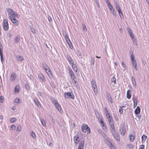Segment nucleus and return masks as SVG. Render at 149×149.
<instances>
[{"mask_svg":"<svg viewBox=\"0 0 149 149\" xmlns=\"http://www.w3.org/2000/svg\"><path fill=\"white\" fill-rule=\"evenodd\" d=\"M8 11L10 19L13 18H14L15 17H17L18 14L16 12L13 11L12 9L8 8Z\"/></svg>","mask_w":149,"mask_h":149,"instance_id":"1","label":"nucleus"},{"mask_svg":"<svg viewBox=\"0 0 149 149\" xmlns=\"http://www.w3.org/2000/svg\"><path fill=\"white\" fill-rule=\"evenodd\" d=\"M91 84L92 85V88L93 90L94 93L95 95L97 94V88L96 83L93 79H92L91 81Z\"/></svg>","mask_w":149,"mask_h":149,"instance_id":"2","label":"nucleus"},{"mask_svg":"<svg viewBox=\"0 0 149 149\" xmlns=\"http://www.w3.org/2000/svg\"><path fill=\"white\" fill-rule=\"evenodd\" d=\"M64 96L65 99H68L69 98H71L72 99H74V97L72 93L68 92H65L64 93Z\"/></svg>","mask_w":149,"mask_h":149,"instance_id":"3","label":"nucleus"},{"mask_svg":"<svg viewBox=\"0 0 149 149\" xmlns=\"http://www.w3.org/2000/svg\"><path fill=\"white\" fill-rule=\"evenodd\" d=\"M82 140L84 141L83 139H79L78 134L76 135L74 137V143L76 144H77L78 143H79V144L81 143V141Z\"/></svg>","mask_w":149,"mask_h":149,"instance_id":"4","label":"nucleus"},{"mask_svg":"<svg viewBox=\"0 0 149 149\" xmlns=\"http://www.w3.org/2000/svg\"><path fill=\"white\" fill-rule=\"evenodd\" d=\"M82 131L85 132H87V133H90V129L88 126L85 124L83 125L81 127Z\"/></svg>","mask_w":149,"mask_h":149,"instance_id":"5","label":"nucleus"},{"mask_svg":"<svg viewBox=\"0 0 149 149\" xmlns=\"http://www.w3.org/2000/svg\"><path fill=\"white\" fill-rule=\"evenodd\" d=\"M3 25V29L6 31H7L8 29V20L7 19H4Z\"/></svg>","mask_w":149,"mask_h":149,"instance_id":"6","label":"nucleus"},{"mask_svg":"<svg viewBox=\"0 0 149 149\" xmlns=\"http://www.w3.org/2000/svg\"><path fill=\"white\" fill-rule=\"evenodd\" d=\"M126 132V128L124 126L120 127V134L123 136H124Z\"/></svg>","mask_w":149,"mask_h":149,"instance_id":"7","label":"nucleus"},{"mask_svg":"<svg viewBox=\"0 0 149 149\" xmlns=\"http://www.w3.org/2000/svg\"><path fill=\"white\" fill-rule=\"evenodd\" d=\"M16 75L15 73L14 72H13L11 73L10 76V81L12 82H14L16 78Z\"/></svg>","mask_w":149,"mask_h":149,"instance_id":"8","label":"nucleus"},{"mask_svg":"<svg viewBox=\"0 0 149 149\" xmlns=\"http://www.w3.org/2000/svg\"><path fill=\"white\" fill-rule=\"evenodd\" d=\"M3 46H2V44L1 43H0V55L1 56V62L2 63L4 59L3 57V52H2V49H3Z\"/></svg>","mask_w":149,"mask_h":149,"instance_id":"9","label":"nucleus"},{"mask_svg":"<svg viewBox=\"0 0 149 149\" xmlns=\"http://www.w3.org/2000/svg\"><path fill=\"white\" fill-rule=\"evenodd\" d=\"M64 38L66 42L69 45V46L70 48H71V47L72 46V44L69 38V37L67 36V35H65Z\"/></svg>","mask_w":149,"mask_h":149,"instance_id":"10","label":"nucleus"},{"mask_svg":"<svg viewBox=\"0 0 149 149\" xmlns=\"http://www.w3.org/2000/svg\"><path fill=\"white\" fill-rule=\"evenodd\" d=\"M10 19L15 26H17L19 24L18 21L15 19V18H13Z\"/></svg>","mask_w":149,"mask_h":149,"instance_id":"11","label":"nucleus"},{"mask_svg":"<svg viewBox=\"0 0 149 149\" xmlns=\"http://www.w3.org/2000/svg\"><path fill=\"white\" fill-rule=\"evenodd\" d=\"M66 59L68 61L70 64H71L74 63L72 59L70 56L67 55L66 56Z\"/></svg>","mask_w":149,"mask_h":149,"instance_id":"12","label":"nucleus"},{"mask_svg":"<svg viewBox=\"0 0 149 149\" xmlns=\"http://www.w3.org/2000/svg\"><path fill=\"white\" fill-rule=\"evenodd\" d=\"M107 144L108 146L111 149H115V147L112 145V143L110 141H107Z\"/></svg>","mask_w":149,"mask_h":149,"instance_id":"13","label":"nucleus"},{"mask_svg":"<svg viewBox=\"0 0 149 149\" xmlns=\"http://www.w3.org/2000/svg\"><path fill=\"white\" fill-rule=\"evenodd\" d=\"M20 36L19 35H17L14 38V42L15 43H17L20 41Z\"/></svg>","mask_w":149,"mask_h":149,"instance_id":"14","label":"nucleus"},{"mask_svg":"<svg viewBox=\"0 0 149 149\" xmlns=\"http://www.w3.org/2000/svg\"><path fill=\"white\" fill-rule=\"evenodd\" d=\"M84 141L83 140L81 141V143L79 145L78 149H84Z\"/></svg>","mask_w":149,"mask_h":149,"instance_id":"15","label":"nucleus"},{"mask_svg":"<svg viewBox=\"0 0 149 149\" xmlns=\"http://www.w3.org/2000/svg\"><path fill=\"white\" fill-rule=\"evenodd\" d=\"M34 101L35 104L38 107L40 106L41 104H40L37 98H35L34 99Z\"/></svg>","mask_w":149,"mask_h":149,"instance_id":"16","label":"nucleus"},{"mask_svg":"<svg viewBox=\"0 0 149 149\" xmlns=\"http://www.w3.org/2000/svg\"><path fill=\"white\" fill-rule=\"evenodd\" d=\"M38 77L42 81H45V78L43 75L41 73H40L38 74Z\"/></svg>","mask_w":149,"mask_h":149,"instance_id":"17","label":"nucleus"},{"mask_svg":"<svg viewBox=\"0 0 149 149\" xmlns=\"http://www.w3.org/2000/svg\"><path fill=\"white\" fill-rule=\"evenodd\" d=\"M129 137L130 141L131 142H133L135 139L134 135L132 134H130L129 135Z\"/></svg>","mask_w":149,"mask_h":149,"instance_id":"18","label":"nucleus"},{"mask_svg":"<svg viewBox=\"0 0 149 149\" xmlns=\"http://www.w3.org/2000/svg\"><path fill=\"white\" fill-rule=\"evenodd\" d=\"M19 91V85L17 84L14 88V91L15 93H18Z\"/></svg>","mask_w":149,"mask_h":149,"instance_id":"19","label":"nucleus"},{"mask_svg":"<svg viewBox=\"0 0 149 149\" xmlns=\"http://www.w3.org/2000/svg\"><path fill=\"white\" fill-rule=\"evenodd\" d=\"M134 112L136 114H138L140 113V109L139 106H138L136 109H135Z\"/></svg>","mask_w":149,"mask_h":149,"instance_id":"20","label":"nucleus"},{"mask_svg":"<svg viewBox=\"0 0 149 149\" xmlns=\"http://www.w3.org/2000/svg\"><path fill=\"white\" fill-rule=\"evenodd\" d=\"M16 58L17 60L19 61H22L24 59L23 57L21 56L17 55L16 56Z\"/></svg>","mask_w":149,"mask_h":149,"instance_id":"21","label":"nucleus"},{"mask_svg":"<svg viewBox=\"0 0 149 149\" xmlns=\"http://www.w3.org/2000/svg\"><path fill=\"white\" fill-rule=\"evenodd\" d=\"M131 91L129 90L127 92V97L128 99H130L131 98Z\"/></svg>","mask_w":149,"mask_h":149,"instance_id":"22","label":"nucleus"},{"mask_svg":"<svg viewBox=\"0 0 149 149\" xmlns=\"http://www.w3.org/2000/svg\"><path fill=\"white\" fill-rule=\"evenodd\" d=\"M114 2L116 10L118 11V12L120 11H121L120 8L119 6L118 5L117 3H116L115 1H114Z\"/></svg>","mask_w":149,"mask_h":149,"instance_id":"23","label":"nucleus"},{"mask_svg":"<svg viewBox=\"0 0 149 149\" xmlns=\"http://www.w3.org/2000/svg\"><path fill=\"white\" fill-rule=\"evenodd\" d=\"M71 65H72V66L73 70L74 71H75L76 72H77V68L76 65L74 64V63H73L71 64Z\"/></svg>","mask_w":149,"mask_h":149,"instance_id":"24","label":"nucleus"},{"mask_svg":"<svg viewBox=\"0 0 149 149\" xmlns=\"http://www.w3.org/2000/svg\"><path fill=\"white\" fill-rule=\"evenodd\" d=\"M113 136L117 141H120V138L118 134V132L113 135Z\"/></svg>","mask_w":149,"mask_h":149,"instance_id":"25","label":"nucleus"},{"mask_svg":"<svg viewBox=\"0 0 149 149\" xmlns=\"http://www.w3.org/2000/svg\"><path fill=\"white\" fill-rule=\"evenodd\" d=\"M55 106L56 107V108L57 109V110L60 112H61V107L60 105L59 104V103L57 104V105H56Z\"/></svg>","mask_w":149,"mask_h":149,"instance_id":"26","label":"nucleus"},{"mask_svg":"<svg viewBox=\"0 0 149 149\" xmlns=\"http://www.w3.org/2000/svg\"><path fill=\"white\" fill-rule=\"evenodd\" d=\"M52 101L53 104H54L55 106L57 105V104L58 103V101L54 99H52Z\"/></svg>","mask_w":149,"mask_h":149,"instance_id":"27","label":"nucleus"},{"mask_svg":"<svg viewBox=\"0 0 149 149\" xmlns=\"http://www.w3.org/2000/svg\"><path fill=\"white\" fill-rule=\"evenodd\" d=\"M146 138H147L146 136L144 134L143 135V136L141 137L142 142L143 143V142H145Z\"/></svg>","mask_w":149,"mask_h":149,"instance_id":"28","label":"nucleus"},{"mask_svg":"<svg viewBox=\"0 0 149 149\" xmlns=\"http://www.w3.org/2000/svg\"><path fill=\"white\" fill-rule=\"evenodd\" d=\"M40 120L42 125L44 127H45L46 125L45 121L42 119H40Z\"/></svg>","mask_w":149,"mask_h":149,"instance_id":"29","label":"nucleus"},{"mask_svg":"<svg viewBox=\"0 0 149 149\" xmlns=\"http://www.w3.org/2000/svg\"><path fill=\"white\" fill-rule=\"evenodd\" d=\"M116 78L115 76H113L111 79V81L112 82H114L115 84H116Z\"/></svg>","mask_w":149,"mask_h":149,"instance_id":"30","label":"nucleus"},{"mask_svg":"<svg viewBox=\"0 0 149 149\" xmlns=\"http://www.w3.org/2000/svg\"><path fill=\"white\" fill-rule=\"evenodd\" d=\"M45 70H46V72L48 73V72H49V74L51 75L52 76V74L51 73V72L50 71V70L49 68V67L47 68H45L44 69Z\"/></svg>","mask_w":149,"mask_h":149,"instance_id":"31","label":"nucleus"},{"mask_svg":"<svg viewBox=\"0 0 149 149\" xmlns=\"http://www.w3.org/2000/svg\"><path fill=\"white\" fill-rule=\"evenodd\" d=\"M127 146L130 149H133L134 147V146L132 144H128Z\"/></svg>","mask_w":149,"mask_h":149,"instance_id":"32","label":"nucleus"},{"mask_svg":"<svg viewBox=\"0 0 149 149\" xmlns=\"http://www.w3.org/2000/svg\"><path fill=\"white\" fill-rule=\"evenodd\" d=\"M108 120L109 124L113 123V120L112 118L108 119Z\"/></svg>","mask_w":149,"mask_h":149,"instance_id":"33","label":"nucleus"},{"mask_svg":"<svg viewBox=\"0 0 149 149\" xmlns=\"http://www.w3.org/2000/svg\"><path fill=\"white\" fill-rule=\"evenodd\" d=\"M125 107V106H122L120 107V108L119 109V112L120 114H122L123 113V108Z\"/></svg>","mask_w":149,"mask_h":149,"instance_id":"34","label":"nucleus"},{"mask_svg":"<svg viewBox=\"0 0 149 149\" xmlns=\"http://www.w3.org/2000/svg\"><path fill=\"white\" fill-rule=\"evenodd\" d=\"M16 120L17 119L15 118H12L10 119V121L12 123H13L15 122Z\"/></svg>","mask_w":149,"mask_h":149,"instance_id":"35","label":"nucleus"},{"mask_svg":"<svg viewBox=\"0 0 149 149\" xmlns=\"http://www.w3.org/2000/svg\"><path fill=\"white\" fill-rule=\"evenodd\" d=\"M90 62L93 65H94V64L95 59L93 57H91Z\"/></svg>","mask_w":149,"mask_h":149,"instance_id":"36","label":"nucleus"},{"mask_svg":"<svg viewBox=\"0 0 149 149\" xmlns=\"http://www.w3.org/2000/svg\"><path fill=\"white\" fill-rule=\"evenodd\" d=\"M19 101L20 99L19 98H16L14 102L16 103H18V104L20 103Z\"/></svg>","mask_w":149,"mask_h":149,"instance_id":"37","label":"nucleus"},{"mask_svg":"<svg viewBox=\"0 0 149 149\" xmlns=\"http://www.w3.org/2000/svg\"><path fill=\"white\" fill-rule=\"evenodd\" d=\"M132 65V66L134 68V69L136 70H137V69H138V68H137V66L136 63H134V64L133 63Z\"/></svg>","mask_w":149,"mask_h":149,"instance_id":"38","label":"nucleus"},{"mask_svg":"<svg viewBox=\"0 0 149 149\" xmlns=\"http://www.w3.org/2000/svg\"><path fill=\"white\" fill-rule=\"evenodd\" d=\"M109 125L111 127V128H110L111 130L115 129V126L114 125V123H113V124H110Z\"/></svg>","mask_w":149,"mask_h":149,"instance_id":"39","label":"nucleus"},{"mask_svg":"<svg viewBox=\"0 0 149 149\" xmlns=\"http://www.w3.org/2000/svg\"><path fill=\"white\" fill-rule=\"evenodd\" d=\"M121 64H122V66H123V68H124V70H125V69H126L127 68L125 64L123 62H122Z\"/></svg>","mask_w":149,"mask_h":149,"instance_id":"40","label":"nucleus"},{"mask_svg":"<svg viewBox=\"0 0 149 149\" xmlns=\"http://www.w3.org/2000/svg\"><path fill=\"white\" fill-rule=\"evenodd\" d=\"M22 129L21 126L20 125H18L17 127V131L19 132H20L21 130Z\"/></svg>","mask_w":149,"mask_h":149,"instance_id":"41","label":"nucleus"},{"mask_svg":"<svg viewBox=\"0 0 149 149\" xmlns=\"http://www.w3.org/2000/svg\"><path fill=\"white\" fill-rule=\"evenodd\" d=\"M133 100L134 103H137V97H133Z\"/></svg>","mask_w":149,"mask_h":149,"instance_id":"42","label":"nucleus"},{"mask_svg":"<svg viewBox=\"0 0 149 149\" xmlns=\"http://www.w3.org/2000/svg\"><path fill=\"white\" fill-rule=\"evenodd\" d=\"M119 15L120 17V18L121 19L123 18V13H122L121 11H120L118 12Z\"/></svg>","mask_w":149,"mask_h":149,"instance_id":"43","label":"nucleus"},{"mask_svg":"<svg viewBox=\"0 0 149 149\" xmlns=\"http://www.w3.org/2000/svg\"><path fill=\"white\" fill-rule=\"evenodd\" d=\"M108 6L109 8L110 9V10H113L114 9L113 7V6L111 5V4L108 5Z\"/></svg>","mask_w":149,"mask_h":149,"instance_id":"44","label":"nucleus"},{"mask_svg":"<svg viewBox=\"0 0 149 149\" xmlns=\"http://www.w3.org/2000/svg\"><path fill=\"white\" fill-rule=\"evenodd\" d=\"M31 136L34 139H35L36 138V135L33 132H31Z\"/></svg>","mask_w":149,"mask_h":149,"instance_id":"45","label":"nucleus"},{"mask_svg":"<svg viewBox=\"0 0 149 149\" xmlns=\"http://www.w3.org/2000/svg\"><path fill=\"white\" fill-rule=\"evenodd\" d=\"M111 132L112 134H113V135H114V134H116L117 133V132L115 130V129L112 130H111Z\"/></svg>","mask_w":149,"mask_h":149,"instance_id":"46","label":"nucleus"},{"mask_svg":"<svg viewBox=\"0 0 149 149\" xmlns=\"http://www.w3.org/2000/svg\"><path fill=\"white\" fill-rule=\"evenodd\" d=\"M100 124L101 126H104V124L103 120H102L101 119H100Z\"/></svg>","mask_w":149,"mask_h":149,"instance_id":"47","label":"nucleus"},{"mask_svg":"<svg viewBox=\"0 0 149 149\" xmlns=\"http://www.w3.org/2000/svg\"><path fill=\"white\" fill-rule=\"evenodd\" d=\"M69 74L71 77V79H72L73 78V76H75L74 74V73H73V71L72 72H69Z\"/></svg>","mask_w":149,"mask_h":149,"instance_id":"48","label":"nucleus"},{"mask_svg":"<svg viewBox=\"0 0 149 149\" xmlns=\"http://www.w3.org/2000/svg\"><path fill=\"white\" fill-rule=\"evenodd\" d=\"M106 114V115L107 118L108 119L112 118L111 116L110 115L109 113Z\"/></svg>","mask_w":149,"mask_h":149,"instance_id":"49","label":"nucleus"},{"mask_svg":"<svg viewBox=\"0 0 149 149\" xmlns=\"http://www.w3.org/2000/svg\"><path fill=\"white\" fill-rule=\"evenodd\" d=\"M42 66L44 69L47 68L48 67V66L46 64L44 63L42 64Z\"/></svg>","mask_w":149,"mask_h":149,"instance_id":"50","label":"nucleus"},{"mask_svg":"<svg viewBox=\"0 0 149 149\" xmlns=\"http://www.w3.org/2000/svg\"><path fill=\"white\" fill-rule=\"evenodd\" d=\"M111 13H112V14L114 16L116 17V12H115L114 9H113V10H111Z\"/></svg>","mask_w":149,"mask_h":149,"instance_id":"51","label":"nucleus"},{"mask_svg":"<svg viewBox=\"0 0 149 149\" xmlns=\"http://www.w3.org/2000/svg\"><path fill=\"white\" fill-rule=\"evenodd\" d=\"M15 128V126L14 125H12L11 126L10 129L12 130H14Z\"/></svg>","mask_w":149,"mask_h":149,"instance_id":"52","label":"nucleus"},{"mask_svg":"<svg viewBox=\"0 0 149 149\" xmlns=\"http://www.w3.org/2000/svg\"><path fill=\"white\" fill-rule=\"evenodd\" d=\"M130 35L132 40H133L134 38V36L133 33H130Z\"/></svg>","mask_w":149,"mask_h":149,"instance_id":"53","label":"nucleus"},{"mask_svg":"<svg viewBox=\"0 0 149 149\" xmlns=\"http://www.w3.org/2000/svg\"><path fill=\"white\" fill-rule=\"evenodd\" d=\"M30 30H31V31L33 33H35V32H36V31H35V29L33 28H31L30 29Z\"/></svg>","mask_w":149,"mask_h":149,"instance_id":"54","label":"nucleus"},{"mask_svg":"<svg viewBox=\"0 0 149 149\" xmlns=\"http://www.w3.org/2000/svg\"><path fill=\"white\" fill-rule=\"evenodd\" d=\"M127 29L129 34H130V33H132L131 29L129 27H127Z\"/></svg>","mask_w":149,"mask_h":149,"instance_id":"55","label":"nucleus"},{"mask_svg":"<svg viewBox=\"0 0 149 149\" xmlns=\"http://www.w3.org/2000/svg\"><path fill=\"white\" fill-rule=\"evenodd\" d=\"M144 145H141L140 146L139 149H144Z\"/></svg>","mask_w":149,"mask_h":149,"instance_id":"56","label":"nucleus"},{"mask_svg":"<svg viewBox=\"0 0 149 149\" xmlns=\"http://www.w3.org/2000/svg\"><path fill=\"white\" fill-rule=\"evenodd\" d=\"M103 129L105 131L107 132V127L106 126H105L104 125V126H102Z\"/></svg>","mask_w":149,"mask_h":149,"instance_id":"57","label":"nucleus"},{"mask_svg":"<svg viewBox=\"0 0 149 149\" xmlns=\"http://www.w3.org/2000/svg\"><path fill=\"white\" fill-rule=\"evenodd\" d=\"M131 61L135 60L134 56L133 54L131 55Z\"/></svg>","mask_w":149,"mask_h":149,"instance_id":"58","label":"nucleus"},{"mask_svg":"<svg viewBox=\"0 0 149 149\" xmlns=\"http://www.w3.org/2000/svg\"><path fill=\"white\" fill-rule=\"evenodd\" d=\"M104 111L106 114L109 113L106 107H105L104 108Z\"/></svg>","mask_w":149,"mask_h":149,"instance_id":"59","label":"nucleus"},{"mask_svg":"<svg viewBox=\"0 0 149 149\" xmlns=\"http://www.w3.org/2000/svg\"><path fill=\"white\" fill-rule=\"evenodd\" d=\"M25 86L26 88L28 90H29V86L28 84H26L25 85Z\"/></svg>","mask_w":149,"mask_h":149,"instance_id":"60","label":"nucleus"},{"mask_svg":"<svg viewBox=\"0 0 149 149\" xmlns=\"http://www.w3.org/2000/svg\"><path fill=\"white\" fill-rule=\"evenodd\" d=\"M132 82H133V81H134V82H135V85H136V82L135 81V79L134 78V77L133 76L132 77Z\"/></svg>","mask_w":149,"mask_h":149,"instance_id":"61","label":"nucleus"},{"mask_svg":"<svg viewBox=\"0 0 149 149\" xmlns=\"http://www.w3.org/2000/svg\"><path fill=\"white\" fill-rule=\"evenodd\" d=\"M29 78L32 81L34 80V77L32 75H30L29 76Z\"/></svg>","mask_w":149,"mask_h":149,"instance_id":"62","label":"nucleus"},{"mask_svg":"<svg viewBox=\"0 0 149 149\" xmlns=\"http://www.w3.org/2000/svg\"><path fill=\"white\" fill-rule=\"evenodd\" d=\"M48 19L49 22H51L52 21V18L50 16H48Z\"/></svg>","mask_w":149,"mask_h":149,"instance_id":"63","label":"nucleus"},{"mask_svg":"<svg viewBox=\"0 0 149 149\" xmlns=\"http://www.w3.org/2000/svg\"><path fill=\"white\" fill-rule=\"evenodd\" d=\"M0 99L1 100V102H3L4 101L3 97L2 96H1L0 97Z\"/></svg>","mask_w":149,"mask_h":149,"instance_id":"64","label":"nucleus"}]
</instances>
